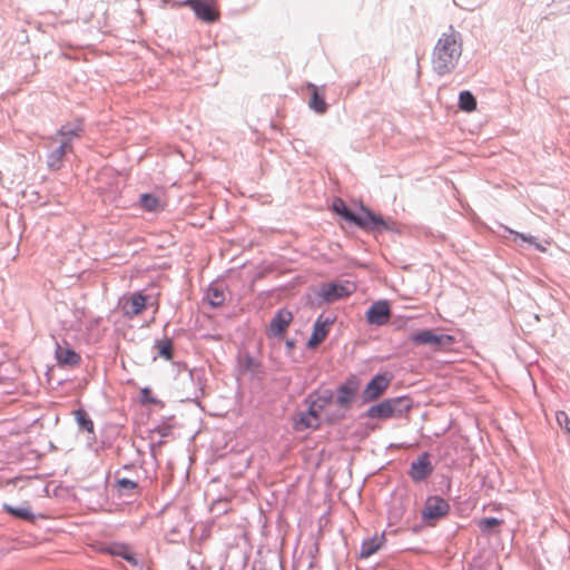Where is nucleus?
Segmentation results:
<instances>
[{
	"label": "nucleus",
	"instance_id": "f257e3e1",
	"mask_svg": "<svg viewBox=\"0 0 570 570\" xmlns=\"http://www.w3.org/2000/svg\"><path fill=\"white\" fill-rule=\"evenodd\" d=\"M462 36L450 26L438 39L432 52V68L438 76L451 73L458 66L463 50Z\"/></svg>",
	"mask_w": 570,
	"mask_h": 570
},
{
	"label": "nucleus",
	"instance_id": "f03ea898",
	"mask_svg": "<svg viewBox=\"0 0 570 570\" xmlns=\"http://www.w3.org/2000/svg\"><path fill=\"white\" fill-rule=\"evenodd\" d=\"M412 409V401L407 396L385 399L382 402L370 406L362 415L368 419L387 420L402 417Z\"/></svg>",
	"mask_w": 570,
	"mask_h": 570
},
{
	"label": "nucleus",
	"instance_id": "7ed1b4c3",
	"mask_svg": "<svg viewBox=\"0 0 570 570\" xmlns=\"http://www.w3.org/2000/svg\"><path fill=\"white\" fill-rule=\"evenodd\" d=\"M361 210L365 213L366 226L363 227V230L379 234L384 232L400 234L402 232L401 225L392 217L384 218L363 205L361 206Z\"/></svg>",
	"mask_w": 570,
	"mask_h": 570
},
{
	"label": "nucleus",
	"instance_id": "20e7f679",
	"mask_svg": "<svg viewBox=\"0 0 570 570\" xmlns=\"http://www.w3.org/2000/svg\"><path fill=\"white\" fill-rule=\"evenodd\" d=\"M410 341L417 346H430L434 350L453 344L454 337L449 334H436L432 330H422L410 335Z\"/></svg>",
	"mask_w": 570,
	"mask_h": 570
},
{
	"label": "nucleus",
	"instance_id": "39448f33",
	"mask_svg": "<svg viewBox=\"0 0 570 570\" xmlns=\"http://www.w3.org/2000/svg\"><path fill=\"white\" fill-rule=\"evenodd\" d=\"M85 121L82 118H76L59 127V129L49 137L51 141L66 142L68 147H73V141L85 134Z\"/></svg>",
	"mask_w": 570,
	"mask_h": 570
},
{
	"label": "nucleus",
	"instance_id": "423d86ee",
	"mask_svg": "<svg viewBox=\"0 0 570 570\" xmlns=\"http://www.w3.org/2000/svg\"><path fill=\"white\" fill-rule=\"evenodd\" d=\"M450 511L449 502L440 495H430L426 498L423 510L421 512L422 520L429 524L445 517Z\"/></svg>",
	"mask_w": 570,
	"mask_h": 570
},
{
	"label": "nucleus",
	"instance_id": "0eeeda50",
	"mask_svg": "<svg viewBox=\"0 0 570 570\" xmlns=\"http://www.w3.org/2000/svg\"><path fill=\"white\" fill-rule=\"evenodd\" d=\"M334 399V392L331 389L322 391H313L305 399L304 403L307 405L308 413L314 420H321V413L327 407Z\"/></svg>",
	"mask_w": 570,
	"mask_h": 570
},
{
	"label": "nucleus",
	"instance_id": "6e6552de",
	"mask_svg": "<svg viewBox=\"0 0 570 570\" xmlns=\"http://www.w3.org/2000/svg\"><path fill=\"white\" fill-rule=\"evenodd\" d=\"M361 387L360 380L350 375L336 390V404L343 410H350Z\"/></svg>",
	"mask_w": 570,
	"mask_h": 570
},
{
	"label": "nucleus",
	"instance_id": "1a4fd4ad",
	"mask_svg": "<svg viewBox=\"0 0 570 570\" xmlns=\"http://www.w3.org/2000/svg\"><path fill=\"white\" fill-rule=\"evenodd\" d=\"M355 291V284L350 281L332 282L321 287L320 296L326 303H333L350 296Z\"/></svg>",
	"mask_w": 570,
	"mask_h": 570
},
{
	"label": "nucleus",
	"instance_id": "9d476101",
	"mask_svg": "<svg viewBox=\"0 0 570 570\" xmlns=\"http://www.w3.org/2000/svg\"><path fill=\"white\" fill-rule=\"evenodd\" d=\"M390 384L391 377L387 373L374 375L362 391V403L365 404L377 400L389 389Z\"/></svg>",
	"mask_w": 570,
	"mask_h": 570
},
{
	"label": "nucleus",
	"instance_id": "9b49d317",
	"mask_svg": "<svg viewBox=\"0 0 570 570\" xmlns=\"http://www.w3.org/2000/svg\"><path fill=\"white\" fill-rule=\"evenodd\" d=\"M180 4L189 7L196 18L206 23L215 22L219 17L214 0H184Z\"/></svg>",
	"mask_w": 570,
	"mask_h": 570
},
{
	"label": "nucleus",
	"instance_id": "f8f14e48",
	"mask_svg": "<svg viewBox=\"0 0 570 570\" xmlns=\"http://www.w3.org/2000/svg\"><path fill=\"white\" fill-rule=\"evenodd\" d=\"M132 465H124L115 474V489L119 497L134 498L141 493L138 481L131 478L122 476V471H130Z\"/></svg>",
	"mask_w": 570,
	"mask_h": 570
},
{
	"label": "nucleus",
	"instance_id": "ddd939ff",
	"mask_svg": "<svg viewBox=\"0 0 570 570\" xmlns=\"http://www.w3.org/2000/svg\"><path fill=\"white\" fill-rule=\"evenodd\" d=\"M391 307L386 299H379L371 304L365 313V320L370 325L383 326L391 318Z\"/></svg>",
	"mask_w": 570,
	"mask_h": 570
},
{
	"label": "nucleus",
	"instance_id": "4468645a",
	"mask_svg": "<svg viewBox=\"0 0 570 570\" xmlns=\"http://www.w3.org/2000/svg\"><path fill=\"white\" fill-rule=\"evenodd\" d=\"M433 470L434 468L431 463L430 454L422 452L417 459L411 463L407 474L414 483H420L425 481L432 474Z\"/></svg>",
	"mask_w": 570,
	"mask_h": 570
},
{
	"label": "nucleus",
	"instance_id": "2eb2a0df",
	"mask_svg": "<svg viewBox=\"0 0 570 570\" xmlns=\"http://www.w3.org/2000/svg\"><path fill=\"white\" fill-rule=\"evenodd\" d=\"M292 321H293V314L288 309H286V308L278 309L271 320L269 327L267 330V336H269V337L283 336Z\"/></svg>",
	"mask_w": 570,
	"mask_h": 570
},
{
	"label": "nucleus",
	"instance_id": "dca6fc26",
	"mask_svg": "<svg viewBox=\"0 0 570 570\" xmlns=\"http://www.w3.org/2000/svg\"><path fill=\"white\" fill-rule=\"evenodd\" d=\"M333 210L340 215L346 222L354 224L358 228L363 229L366 226L365 213L356 214L347 207L345 202L341 198H336L332 205Z\"/></svg>",
	"mask_w": 570,
	"mask_h": 570
},
{
	"label": "nucleus",
	"instance_id": "f3484780",
	"mask_svg": "<svg viewBox=\"0 0 570 570\" xmlns=\"http://www.w3.org/2000/svg\"><path fill=\"white\" fill-rule=\"evenodd\" d=\"M147 296L140 292L132 293L121 303V312L125 316L132 318L139 315L146 307Z\"/></svg>",
	"mask_w": 570,
	"mask_h": 570
},
{
	"label": "nucleus",
	"instance_id": "a211bd4d",
	"mask_svg": "<svg viewBox=\"0 0 570 570\" xmlns=\"http://www.w3.org/2000/svg\"><path fill=\"white\" fill-rule=\"evenodd\" d=\"M333 323V320L330 317H324V315H320L313 326V332L308 338L307 346L309 348H314L320 345L328 334V326Z\"/></svg>",
	"mask_w": 570,
	"mask_h": 570
},
{
	"label": "nucleus",
	"instance_id": "6ab92c4d",
	"mask_svg": "<svg viewBox=\"0 0 570 570\" xmlns=\"http://www.w3.org/2000/svg\"><path fill=\"white\" fill-rule=\"evenodd\" d=\"M71 153H73V147H68L66 142H59V146L47 154L48 168L53 171L61 169L65 157Z\"/></svg>",
	"mask_w": 570,
	"mask_h": 570
},
{
	"label": "nucleus",
	"instance_id": "aec40b11",
	"mask_svg": "<svg viewBox=\"0 0 570 570\" xmlns=\"http://www.w3.org/2000/svg\"><path fill=\"white\" fill-rule=\"evenodd\" d=\"M385 535L382 533L381 535H373L371 538H366L362 541L358 558L367 559L371 556L375 554L384 544H385Z\"/></svg>",
	"mask_w": 570,
	"mask_h": 570
},
{
	"label": "nucleus",
	"instance_id": "412c9836",
	"mask_svg": "<svg viewBox=\"0 0 570 570\" xmlns=\"http://www.w3.org/2000/svg\"><path fill=\"white\" fill-rule=\"evenodd\" d=\"M106 551L114 557H120L125 559L131 566L136 567L139 563L138 559L136 558V554L132 552L131 548L128 544L111 543L106 548Z\"/></svg>",
	"mask_w": 570,
	"mask_h": 570
},
{
	"label": "nucleus",
	"instance_id": "4be33fe9",
	"mask_svg": "<svg viewBox=\"0 0 570 570\" xmlns=\"http://www.w3.org/2000/svg\"><path fill=\"white\" fill-rule=\"evenodd\" d=\"M207 298L212 307H219L225 302V292L223 283H212L207 288Z\"/></svg>",
	"mask_w": 570,
	"mask_h": 570
},
{
	"label": "nucleus",
	"instance_id": "5701e85b",
	"mask_svg": "<svg viewBox=\"0 0 570 570\" xmlns=\"http://www.w3.org/2000/svg\"><path fill=\"white\" fill-rule=\"evenodd\" d=\"M2 509H3V511H6L7 513H9L10 515H12L16 519H20V520H24V521H29V522H33L36 519L35 513L30 510V508L28 505L13 507L11 504L3 503Z\"/></svg>",
	"mask_w": 570,
	"mask_h": 570
},
{
	"label": "nucleus",
	"instance_id": "b1692460",
	"mask_svg": "<svg viewBox=\"0 0 570 570\" xmlns=\"http://www.w3.org/2000/svg\"><path fill=\"white\" fill-rule=\"evenodd\" d=\"M56 357L59 364L75 366L80 362V355L71 348H62L58 346Z\"/></svg>",
	"mask_w": 570,
	"mask_h": 570
},
{
	"label": "nucleus",
	"instance_id": "393cba45",
	"mask_svg": "<svg viewBox=\"0 0 570 570\" xmlns=\"http://www.w3.org/2000/svg\"><path fill=\"white\" fill-rule=\"evenodd\" d=\"M321 426V420H314L312 415L306 412H302L298 415V419L294 422V429L296 431H303L306 429L317 430Z\"/></svg>",
	"mask_w": 570,
	"mask_h": 570
},
{
	"label": "nucleus",
	"instance_id": "a878e982",
	"mask_svg": "<svg viewBox=\"0 0 570 570\" xmlns=\"http://www.w3.org/2000/svg\"><path fill=\"white\" fill-rule=\"evenodd\" d=\"M261 367V362L252 356L249 353H245L239 358V368L243 373H250L255 375Z\"/></svg>",
	"mask_w": 570,
	"mask_h": 570
},
{
	"label": "nucleus",
	"instance_id": "bb28decb",
	"mask_svg": "<svg viewBox=\"0 0 570 570\" xmlns=\"http://www.w3.org/2000/svg\"><path fill=\"white\" fill-rule=\"evenodd\" d=\"M309 88H312L311 100L308 102L309 108L316 114H324L327 109L324 97L318 94L316 86L311 83Z\"/></svg>",
	"mask_w": 570,
	"mask_h": 570
},
{
	"label": "nucleus",
	"instance_id": "cd10ccee",
	"mask_svg": "<svg viewBox=\"0 0 570 570\" xmlns=\"http://www.w3.org/2000/svg\"><path fill=\"white\" fill-rule=\"evenodd\" d=\"M139 205L146 212H158L163 208L159 198L154 194H141Z\"/></svg>",
	"mask_w": 570,
	"mask_h": 570
},
{
	"label": "nucleus",
	"instance_id": "c85d7f7f",
	"mask_svg": "<svg viewBox=\"0 0 570 570\" xmlns=\"http://www.w3.org/2000/svg\"><path fill=\"white\" fill-rule=\"evenodd\" d=\"M459 108L466 112H471L476 109V99L471 91L463 90L460 92Z\"/></svg>",
	"mask_w": 570,
	"mask_h": 570
},
{
	"label": "nucleus",
	"instance_id": "c756f323",
	"mask_svg": "<svg viewBox=\"0 0 570 570\" xmlns=\"http://www.w3.org/2000/svg\"><path fill=\"white\" fill-rule=\"evenodd\" d=\"M155 348L157 350L158 355L165 358L166 361L173 358L174 347L170 338L164 337L161 340H157L155 342Z\"/></svg>",
	"mask_w": 570,
	"mask_h": 570
},
{
	"label": "nucleus",
	"instance_id": "7c9ffc66",
	"mask_svg": "<svg viewBox=\"0 0 570 570\" xmlns=\"http://www.w3.org/2000/svg\"><path fill=\"white\" fill-rule=\"evenodd\" d=\"M73 415L81 431L94 432V422L83 409L75 410Z\"/></svg>",
	"mask_w": 570,
	"mask_h": 570
},
{
	"label": "nucleus",
	"instance_id": "2f4dec72",
	"mask_svg": "<svg viewBox=\"0 0 570 570\" xmlns=\"http://www.w3.org/2000/svg\"><path fill=\"white\" fill-rule=\"evenodd\" d=\"M501 523H502V520L494 518V517H490V518L481 519L478 522V527L480 528L481 531L489 532L491 529L500 525Z\"/></svg>",
	"mask_w": 570,
	"mask_h": 570
},
{
	"label": "nucleus",
	"instance_id": "473e14b6",
	"mask_svg": "<svg viewBox=\"0 0 570 570\" xmlns=\"http://www.w3.org/2000/svg\"><path fill=\"white\" fill-rule=\"evenodd\" d=\"M196 383H197V389L195 390L193 396H187L186 400L187 401H193V402L199 404V400L204 395L205 383H204L203 377L199 376V375L196 377Z\"/></svg>",
	"mask_w": 570,
	"mask_h": 570
},
{
	"label": "nucleus",
	"instance_id": "72a5a7b5",
	"mask_svg": "<svg viewBox=\"0 0 570 570\" xmlns=\"http://www.w3.org/2000/svg\"><path fill=\"white\" fill-rule=\"evenodd\" d=\"M505 229H507L510 234L514 235V237H515V238H520V239H521V240H523V242H528V243H530V244L534 245V246H535V248H537V249H539V250H541V252H544V250H546V248H544V247H542L540 244H537V243H535V238H534L533 236H527V235H524V234H522V233H519V232L512 230V229H510V228H508V227H507Z\"/></svg>",
	"mask_w": 570,
	"mask_h": 570
},
{
	"label": "nucleus",
	"instance_id": "f704fd0d",
	"mask_svg": "<svg viewBox=\"0 0 570 570\" xmlns=\"http://www.w3.org/2000/svg\"><path fill=\"white\" fill-rule=\"evenodd\" d=\"M140 402L142 404H157L158 400L151 395V391L149 387H144L140 391Z\"/></svg>",
	"mask_w": 570,
	"mask_h": 570
},
{
	"label": "nucleus",
	"instance_id": "c9c22d12",
	"mask_svg": "<svg viewBox=\"0 0 570 570\" xmlns=\"http://www.w3.org/2000/svg\"><path fill=\"white\" fill-rule=\"evenodd\" d=\"M557 420L561 426H563L567 433L570 434V419L568 417L566 412H558Z\"/></svg>",
	"mask_w": 570,
	"mask_h": 570
},
{
	"label": "nucleus",
	"instance_id": "e433bc0d",
	"mask_svg": "<svg viewBox=\"0 0 570 570\" xmlns=\"http://www.w3.org/2000/svg\"><path fill=\"white\" fill-rule=\"evenodd\" d=\"M155 431L158 434H160L163 438L170 434V428L169 426H159Z\"/></svg>",
	"mask_w": 570,
	"mask_h": 570
},
{
	"label": "nucleus",
	"instance_id": "4c0bfd02",
	"mask_svg": "<svg viewBox=\"0 0 570 570\" xmlns=\"http://www.w3.org/2000/svg\"><path fill=\"white\" fill-rule=\"evenodd\" d=\"M189 377H190V382L194 383L195 382V373L193 371H190Z\"/></svg>",
	"mask_w": 570,
	"mask_h": 570
},
{
	"label": "nucleus",
	"instance_id": "58836bf2",
	"mask_svg": "<svg viewBox=\"0 0 570 570\" xmlns=\"http://www.w3.org/2000/svg\"><path fill=\"white\" fill-rule=\"evenodd\" d=\"M286 345H287V347L292 348L294 346V343H293V341H287Z\"/></svg>",
	"mask_w": 570,
	"mask_h": 570
}]
</instances>
